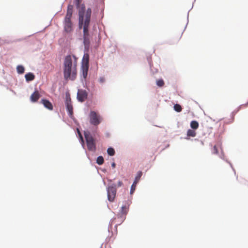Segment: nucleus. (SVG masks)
Instances as JSON below:
<instances>
[{
    "mask_svg": "<svg viewBox=\"0 0 248 248\" xmlns=\"http://www.w3.org/2000/svg\"><path fill=\"white\" fill-rule=\"evenodd\" d=\"M116 166V164L114 163V162H113L112 164H111V167L113 168H114Z\"/></svg>",
    "mask_w": 248,
    "mask_h": 248,
    "instance_id": "2f4dec72",
    "label": "nucleus"
},
{
    "mask_svg": "<svg viewBox=\"0 0 248 248\" xmlns=\"http://www.w3.org/2000/svg\"><path fill=\"white\" fill-rule=\"evenodd\" d=\"M226 161L230 165L231 167L232 168V164L230 162H229L228 160H226Z\"/></svg>",
    "mask_w": 248,
    "mask_h": 248,
    "instance_id": "473e14b6",
    "label": "nucleus"
},
{
    "mask_svg": "<svg viewBox=\"0 0 248 248\" xmlns=\"http://www.w3.org/2000/svg\"><path fill=\"white\" fill-rule=\"evenodd\" d=\"M243 105H240L236 110H234L232 114V117H233V116L240 110V109L241 108V107L243 106Z\"/></svg>",
    "mask_w": 248,
    "mask_h": 248,
    "instance_id": "cd10ccee",
    "label": "nucleus"
},
{
    "mask_svg": "<svg viewBox=\"0 0 248 248\" xmlns=\"http://www.w3.org/2000/svg\"><path fill=\"white\" fill-rule=\"evenodd\" d=\"M89 67V66H81L80 77L83 84H84V82L86 83V78L88 75Z\"/></svg>",
    "mask_w": 248,
    "mask_h": 248,
    "instance_id": "6e6552de",
    "label": "nucleus"
},
{
    "mask_svg": "<svg viewBox=\"0 0 248 248\" xmlns=\"http://www.w3.org/2000/svg\"><path fill=\"white\" fill-rule=\"evenodd\" d=\"M108 199L109 202H113L116 196L117 186L115 184L108 185L107 188Z\"/></svg>",
    "mask_w": 248,
    "mask_h": 248,
    "instance_id": "39448f33",
    "label": "nucleus"
},
{
    "mask_svg": "<svg viewBox=\"0 0 248 248\" xmlns=\"http://www.w3.org/2000/svg\"><path fill=\"white\" fill-rule=\"evenodd\" d=\"M40 95L39 93L36 91H35L31 96V102H36L39 98L40 97Z\"/></svg>",
    "mask_w": 248,
    "mask_h": 248,
    "instance_id": "4468645a",
    "label": "nucleus"
},
{
    "mask_svg": "<svg viewBox=\"0 0 248 248\" xmlns=\"http://www.w3.org/2000/svg\"><path fill=\"white\" fill-rule=\"evenodd\" d=\"M81 2V0H75V5L77 8H79V10L81 7H79ZM83 4H82L81 5H82Z\"/></svg>",
    "mask_w": 248,
    "mask_h": 248,
    "instance_id": "b1692460",
    "label": "nucleus"
},
{
    "mask_svg": "<svg viewBox=\"0 0 248 248\" xmlns=\"http://www.w3.org/2000/svg\"><path fill=\"white\" fill-rule=\"evenodd\" d=\"M218 153L216 145L214 146V148L212 150V153L214 154H217Z\"/></svg>",
    "mask_w": 248,
    "mask_h": 248,
    "instance_id": "c85d7f7f",
    "label": "nucleus"
},
{
    "mask_svg": "<svg viewBox=\"0 0 248 248\" xmlns=\"http://www.w3.org/2000/svg\"><path fill=\"white\" fill-rule=\"evenodd\" d=\"M87 52L84 51V54L81 62V66H89V55L87 53Z\"/></svg>",
    "mask_w": 248,
    "mask_h": 248,
    "instance_id": "9b49d317",
    "label": "nucleus"
},
{
    "mask_svg": "<svg viewBox=\"0 0 248 248\" xmlns=\"http://www.w3.org/2000/svg\"><path fill=\"white\" fill-rule=\"evenodd\" d=\"M26 81L28 82L32 81L35 78V75L31 72L28 73L25 76Z\"/></svg>",
    "mask_w": 248,
    "mask_h": 248,
    "instance_id": "2eb2a0df",
    "label": "nucleus"
},
{
    "mask_svg": "<svg viewBox=\"0 0 248 248\" xmlns=\"http://www.w3.org/2000/svg\"><path fill=\"white\" fill-rule=\"evenodd\" d=\"M125 216L123 215H118L117 218H115V219H117V222L119 223L118 225L121 224L125 219Z\"/></svg>",
    "mask_w": 248,
    "mask_h": 248,
    "instance_id": "a211bd4d",
    "label": "nucleus"
},
{
    "mask_svg": "<svg viewBox=\"0 0 248 248\" xmlns=\"http://www.w3.org/2000/svg\"><path fill=\"white\" fill-rule=\"evenodd\" d=\"M78 133L79 134V136L80 137V142H81V143L82 144V146L83 147V148H84V140H83V138L81 135V134L80 133L79 130L78 129Z\"/></svg>",
    "mask_w": 248,
    "mask_h": 248,
    "instance_id": "393cba45",
    "label": "nucleus"
},
{
    "mask_svg": "<svg viewBox=\"0 0 248 248\" xmlns=\"http://www.w3.org/2000/svg\"><path fill=\"white\" fill-rule=\"evenodd\" d=\"M63 24L64 29L65 32L69 33L73 31L72 23L71 19L64 18Z\"/></svg>",
    "mask_w": 248,
    "mask_h": 248,
    "instance_id": "1a4fd4ad",
    "label": "nucleus"
},
{
    "mask_svg": "<svg viewBox=\"0 0 248 248\" xmlns=\"http://www.w3.org/2000/svg\"><path fill=\"white\" fill-rule=\"evenodd\" d=\"M107 153L109 155L113 156L115 155V152L113 148L109 147L107 149Z\"/></svg>",
    "mask_w": 248,
    "mask_h": 248,
    "instance_id": "412c9836",
    "label": "nucleus"
},
{
    "mask_svg": "<svg viewBox=\"0 0 248 248\" xmlns=\"http://www.w3.org/2000/svg\"><path fill=\"white\" fill-rule=\"evenodd\" d=\"M63 76L66 80L68 79L74 80L77 76V62L73 63L72 57L71 55H67L63 62Z\"/></svg>",
    "mask_w": 248,
    "mask_h": 248,
    "instance_id": "f03ea898",
    "label": "nucleus"
},
{
    "mask_svg": "<svg viewBox=\"0 0 248 248\" xmlns=\"http://www.w3.org/2000/svg\"><path fill=\"white\" fill-rule=\"evenodd\" d=\"M92 9L88 8L86 10L84 4H83L78 10V27L80 29L83 28L84 51H88L90 44V35L89 28L90 24Z\"/></svg>",
    "mask_w": 248,
    "mask_h": 248,
    "instance_id": "f257e3e1",
    "label": "nucleus"
},
{
    "mask_svg": "<svg viewBox=\"0 0 248 248\" xmlns=\"http://www.w3.org/2000/svg\"><path fill=\"white\" fill-rule=\"evenodd\" d=\"M16 70L18 74H22L24 72L25 69L22 65H18L16 67Z\"/></svg>",
    "mask_w": 248,
    "mask_h": 248,
    "instance_id": "aec40b11",
    "label": "nucleus"
},
{
    "mask_svg": "<svg viewBox=\"0 0 248 248\" xmlns=\"http://www.w3.org/2000/svg\"><path fill=\"white\" fill-rule=\"evenodd\" d=\"M164 83L162 79H159L156 81V85L159 87H162L163 86Z\"/></svg>",
    "mask_w": 248,
    "mask_h": 248,
    "instance_id": "bb28decb",
    "label": "nucleus"
},
{
    "mask_svg": "<svg viewBox=\"0 0 248 248\" xmlns=\"http://www.w3.org/2000/svg\"><path fill=\"white\" fill-rule=\"evenodd\" d=\"M89 118L90 124L94 126L99 125L102 121V118L101 115L93 110L90 111Z\"/></svg>",
    "mask_w": 248,
    "mask_h": 248,
    "instance_id": "20e7f679",
    "label": "nucleus"
},
{
    "mask_svg": "<svg viewBox=\"0 0 248 248\" xmlns=\"http://www.w3.org/2000/svg\"><path fill=\"white\" fill-rule=\"evenodd\" d=\"M65 104L66 106V109L68 113V116L72 118L73 117V106L71 104V100L70 97L66 95V99L65 101Z\"/></svg>",
    "mask_w": 248,
    "mask_h": 248,
    "instance_id": "423d86ee",
    "label": "nucleus"
},
{
    "mask_svg": "<svg viewBox=\"0 0 248 248\" xmlns=\"http://www.w3.org/2000/svg\"><path fill=\"white\" fill-rule=\"evenodd\" d=\"M186 135L187 137H194L196 136V132L193 130L188 129Z\"/></svg>",
    "mask_w": 248,
    "mask_h": 248,
    "instance_id": "6ab92c4d",
    "label": "nucleus"
},
{
    "mask_svg": "<svg viewBox=\"0 0 248 248\" xmlns=\"http://www.w3.org/2000/svg\"><path fill=\"white\" fill-rule=\"evenodd\" d=\"M190 127L193 129H197L199 127V123L196 121H192L190 123Z\"/></svg>",
    "mask_w": 248,
    "mask_h": 248,
    "instance_id": "f3484780",
    "label": "nucleus"
},
{
    "mask_svg": "<svg viewBox=\"0 0 248 248\" xmlns=\"http://www.w3.org/2000/svg\"><path fill=\"white\" fill-rule=\"evenodd\" d=\"M73 6L69 4L67 7L66 15L65 17V19H71L73 14Z\"/></svg>",
    "mask_w": 248,
    "mask_h": 248,
    "instance_id": "ddd939ff",
    "label": "nucleus"
},
{
    "mask_svg": "<svg viewBox=\"0 0 248 248\" xmlns=\"http://www.w3.org/2000/svg\"><path fill=\"white\" fill-rule=\"evenodd\" d=\"M98 82L100 84H104L106 82V78L104 77H100L98 79Z\"/></svg>",
    "mask_w": 248,
    "mask_h": 248,
    "instance_id": "a878e982",
    "label": "nucleus"
},
{
    "mask_svg": "<svg viewBox=\"0 0 248 248\" xmlns=\"http://www.w3.org/2000/svg\"><path fill=\"white\" fill-rule=\"evenodd\" d=\"M84 134L88 149L90 151L94 152L96 151V145L93 136L89 131H85Z\"/></svg>",
    "mask_w": 248,
    "mask_h": 248,
    "instance_id": "7ed1b4c3",
    "label": "nucleus"
},
{
    "mask_svg": "<svg viewBox=\"0 0 248 248\" xmlns=\"http://www.w3.org/2000/svg\"><path fill=\"white\" fill-rule=\"evenodd\" d=\"M87 95L85 90H78L77 93V99L78 101L83 102L87 98Z\"/></svg>",
    "mask_w": 248,
    "mask_h": 248,
    "instance_id": "9d476101",
    "label": "nucleus"
},
{
    "mask_svg": "<svg viewBox=\"0 0 248 248\" xmlns=\"http://www.w3.org/2000/svg\"><path fill=\"white\" fill-rule=\"evenodd\" d=\"M123 182L121 181H119L118 183V186H121L123 185Z\"/></svg>",
    "mask_w": 248,
    "mask_h": 248,
    "instance_id": "c756f323",
    "label": "nucleus"
},
{
    "mask_svg": "<svg viewBox=\"0 0 248 248\" xmlns=\"http://www.w3.org/2000/svg\"><path fill=\"white\" fill-rule=\"evenodd\" d=\"M128 211V207L126 205L122 206L121 207V209L120 211V215H123L124 216H126L127 212Z\"/></svg>",
    "mask_w": 248,
    "mask_h": 248,
    "instance_id": "dca6fc26",
    "label": "nucleus"
},
{
    "mask_svg": "<svg viewBox=\"0 0 248 248\" xmlns=\"http://www.w3.org/2000/svg\"><path fill=\"white\" fill-rule=\"evenodd\" d=\"M220 157L221 159H223V160H225V159H224V155L222 153L221 155L220 156Z\"/></svg>",
    "mask_w": 248,
    "mask_h": 248,
    "instance_id": "7c9ffc66",
    "label": "nucleus"
},
{
    "mask_svg": "<svg viewBox=\"0 0 248 248\" xmlns=\"http://www.w3.org/2000/svg\"><path fill=\"white\" fill-rule=\"evenodd\" d=\"M149 65L150 66V68H152V67H151V62L149 61Z\"/></svg>",
    "mask_w": 248,
    "mask_h": 248,
    "instance_id": "72a5a7b5",
    "label": "nucleus"
},
{
    "mask_svg": "<svg viewBox=\"0 0 248 248\" xmlns=\"http://www.w3.org/2000/svg\"><path fill=\"white\" fill-rule=\"evenodd\" d=\"M41 103L44 106L49 110H52L53 106L50 102L48 100L43 99L41 100Z\"/></svg>",
    "mask_w": 248,
    "mask_h": 248,
    "instance_id": "f8f14e48",
    "label": "nucleus"
},
{
    "mask_svg": "<svg viewBox=\"0 0 248 248\" xmlns=\"http://www.w3.org/2000/svg\"><path fill=\"white\" fill-rule=\"evenodd\" d=\"M174 109L177 112H180L182 110L181 106L179 104H175L174 107Z\"/></svg>",
    "mask_w": 248,
    "mask_h": 248,
    "instance_id": "5701e85b",
    "label": "nucleus"
},
{
    "mask_svg": "<svg viewBox=\"0 0 248 248\" xmlns=\"http://www.w3.org/2000/svg\"><path fill=\"white\" fill-rule=\"evenodd\" d=\"M104 158L102 156H99L96 159V163L99 165H102L104 163Z\"/></svg>",
    "mask_w": 248,
    "mask_h": 248,
    "instance_id": "4be33fe9",
    "label": "nucleus"
},
{
    "mask_svg": "<svg viewBox=\"0 0 248 248\" xmlns=\"http://www.w3.org/2000/svg\"><path fill=\"white\" fill-rule=\"evenodd\" d=\"M142 175V172L140 170H139L138 171L135 178V180L132 184L130 188V194H132L134 191L135 190L136 185L138 182L140 181L141 176Z\"/></svg>",
    "mask_w": 248,
    "mask_h": 248,
    "instance_id": "0eeeda50",
    "label": "nucleus"
}]
</instances>
